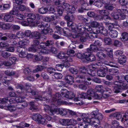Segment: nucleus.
I'll return each mask as SVG.
<instances>
[{
    "mask_svg": "<svg viewBox=\"0 0 128 128\" xmlns=\"http://www.w3.org/2000/svg\"><path fill=\"white\" fill-rule=\"evenodd\" d=\"M64 35L66 36H71L74 38H79L81 34L80 32H74V34H72L68 32H63Z\"/></svg>",
    "mask_w": 128,
    "mask_h": 128,
    "instance_id": "17",
    "label": "nucleus"
},
{
    "mask_svg": "<svg viewBox=\"0 0 128 128\" xmlns=\"http://www.w3.org/2000/svg\"><path fill=\"white\" fill-rule=\"evenodd\" d=\"M118 32H104L103 35L104 36H108L109 34L112 38H115L118 36Z\"/></svg>",
    "mask_w": 128,
    "mask_h": 128,
    "instance_id": "31",
    "label": "nucleus"
},
{
    "mask_svg": "<svg viewBox=\"0 0 128 128\" xmlns=\"http://www.w3.org/2000/svg\"><path fill=\"white\" fill-rule=\"evenodd\" d=\"M64 79L66 82L70 84H72L74 82V78L70 75H66L65 76Z\"/></svg>",
    "mask_w": 128,
    "mask_h": 128,
    "instance_id": "18",
    "label": "nucleus"
},
{
    "mask_svg": "<svg viewBox=\"0 0 128 128\" xmlns=\"http://www.w3.org/2000/svg\"><path fill=\"white\" fill-rule=\"evenodd\" d=\"M69 70L71 73L74 74H77L78 72L77 69L73 67L70 68L69 69Z\"/></svg>",
    "mask_w": 128,
    "mask_h": 128,
    "instance_id": "58",
    "label": "nucleus"
},
{
    "mask_svg": "<svg viewBox=\"0 0 128 128\" xmlns=\"http://www.w3.org/2000/svg\"><path fill=\"white\" fill-rule=\"evenodd\" d=\"M108 70L107 67L105 66H103L100 67V69L97 71V74L100 77H104L106 75Z\"/></svg>",
    "mask_w": 128,
    "mask_h": 128,
    "instance_id": "8",
    "label": "nucleus"
},
{
    "mask_svg": "<svg viewBox=\"0 0 128 128\" xmlns=\"http://www.w3.org/2000/svg\"><path fill=\"white\" fill-rule=\"evenodd\" d=\"M68 113L67 110L62 108H58V114H60V115L63 116L66 115Z\"/></svg>",
    "mask_w": 128,
    "mask_h": 128,
    "instance_id": "34",
    "label": "nucleus"
},
{
    "mask_svg": "<svg viewBox=\"0 0 128 128\" xmlns=\"http://www.w3.org/2000/svg\"><path fill=\"white\" fill-rule=\"evenodd\" d=\"M85 52L82 54L80 53L79 52L76 55L77 57L80 59H85L86 56L85 55Z\"/></svg>",
    "mask_w": 128,
    "mask_h": 128,
    "instance_id": "56",
    "label": "nucleus"
},
{
    "mask_svg": "<svg viewBox=\"0 0 128 128\" xmlns=\"http://www.w3.org/2000/svg\"><path fill=\"white\" fill-rule=\"evenodd\" d=\"M32 118L33 120L37 122L39 124H44L46 123L45 118L39 114H33Z\"/></svg>",
    "mask_w": 128,
    "mask_h": 128,
    "instance_id": "7",
    "label": "nucleus"
},
{
    "mask_svg": "<svg viewBox=\"0 0 128 128\" xmlns=\"http://www.w3.org/2000/svg\"><path fill=\"white\" fill-rule=\"evenodd\" d=\"M96 55L98 59L101 60L104 59L106 57V54L102 52L97 53Z\"/></svg>",
    "mask_w": 128,
    "mask_h": 128,
    "instance_id": "37",
    "label": "nucleus"
},
{
    "mask_svg": "<svg viewBox=\"0 0 128 128\" xmlns=\"http://www.w3.org/2000/svg\"><path fill=\"white\" fill-rule=\"evenodd\" d=\"M109 71L110 74L112 75H117L119 73L118 70L116 68H112L110 69L109 70Z\"/></svg>",
    "mask_w": 128,
    "mask_h": 128,
    "instance_id": "42",
    "label": "nucleus"
},
{
    "mask_svg": "<svg viewBox=\"0 0 128 128\" xmlns=\"http://www.w3.org/2000/svg\"><path fill=\"white\" fill-rule=\"evenodd\" d=\"M64 11V8L62 6H59L57 8V11L59 15L61 16Z\"/></svg>",
    "mask_w": 128,
    "mask_h": 128,
    "instance_id": "50",
    "label": "nucleus"
},
{
    "mask_svg": "<svg viewBox=\"0 0 128 128\" xmlns=\"http://www.w3.org/2000/svg\"><path fill=\"white\" fill-rule=\"evenodd\" d=\"M62 64H58L56 66V69L58 71H61L64 68Z\"/></svg>",
    "mask_w": 128,
    "mask_h": 128,
    "instance_id": "57",
    "label": "nucleus"
},
{
    "mask_svg": "<svg viewBox=\"0 0 128 128\" xmlns=\"http://www.w3.org/2000/svg\"><path fill=\"white\" fill-rule=\"evenodd\" d=\"M31 93L32 95L34 97L35 99L37 100L36 98H37L38 96H39L40 95L38 94V92L36 90H34L32 89H30L29 91V93Z\"/></svg>",
    "mask_w": 128,
    "mask_h": 128,
    "instance_id": "39",
    "label": "nucleus"
},
{
    "mask_svg": "<svg viewBox=\"0 0 128 128\" xmlns=\"http://www.w3.org/2000/svg\"><path fill=\"white\" fill-rule=\"evenodd\" d=\"M77 2H72V6H70L69 4V6H67L64 9L67 11V12H74L75 10V7H76V5H77Z\"/></svg>",
    "mask_w": 128,
    "mask_h": 128,
    "instance_id": "16",
    "label": "nucleus"
},
{
    "mask_svg": "<svg viewBox=\"0 0 128 128\" xmlns=\"http://www.w3.org/2000/svg\"><path fill=\"white\" fill-rule=\"evenodd\" d=\"M82 33H86L87 36L88 38L92 39H94L95 38H97L98 37V34L103 35L104 32H81Z\"/></svg>",
    "mask_w": 128,
    "mask_h": 128,
    "instance_id": "14",
    "label": "nucleus"
},
{
    "mask_svg": "<svg viewBox=\"0 0 128 128\" xmlns=\"http://www.w3.org/2000/svg\"><path fill=\"white\" fill-rule=\"evenodd\" d=\"M61 124L63 125L69 126L70 125L69 120L67 119H63L61 121Z\"/></svg>",
    "mask_w": 128,
    "mask_h": 128,
    "instance_id": "47",
    "label": "nucleus"
},
{
    "mask_svg": "<svg viewBox=\"0 0 128 128\" xmlns=\"http://www.w3.org/2000/svg\"><path fill=\"white\" fill-rule=\"evenodd\" d=\"M27 20L28 21H29V20L30 19L33 20H35L36 18V16L34 14H28L27 15Z\"/></svg>",
    "mask_w": 128,
    "mask_h": 128,
    "instance_id": "48",
    "label": "nucleus"
},
{
    "mask_svg": "<svg viewBox=\"0 0 128 128\" xmlns=\"http://www.w3.org/2000/svg\"><path fill=\"white\" fill-rule=\"evenodd\" d=\"M122 91L128 89V84L124 82L120 84Z\"/></svg>",
    "mask_w": 128,
    "mask_h": 128,
    "instance_id": "54",
    "label": "nucleus"
},
{
    "mask_svg": "<svg viewBox=\"0 0 128 128\" xmlns=\"http://www.w3.org/2000/svg\"><path fill=\"white\" fill-rule=\"evenodd\" d=\"M30 110L34 112L36 111L38 109L37 106L35 104L34 102H32L30 103Z\"/></svg>",
    "mask_w": 128,
    "mask_h": 128,
    "instance_id": "35",
    "label": "nucleus"
},
{
    "mask_svg": "<svg viewBox=\"0 0 128 128\" xmlns=\"http://www.w3.org/2000/svg\"><path fill=\"white\" fill-rule=\"evenodd\" d=\"M52 32H36L35 33H33L32 34V37L36 39H39L42 36L41 34H46L48 33L50 34Z\"/></svg>",
    "mask_w": 128,
    "mask_h": 128,
    "instance_id": "27",
    "label": "nucleus"
},
{
    "mask_svg": "<svg viewBox=\"0 0 128 128\" xmlns=\"http://www.w3.org/2000/svg\"><path fill=\"white\" fill-rule=\"evenodd\" d=\"M113 90L115 93H116L122 92V91L120 84H115L114 86Z\"/></svg>",
    "mask_w": 128,
    "mask_h": 128,
    "instance_id": "23",
    "label": "nucleus"
},
{
    "mask_svg": "<svg viewBox=\"0 0 128 128\" xmlns=\"http://www.w3.org/2000/svg\"><path fill=\"white\" fill-rule=\"evenodd\" d=\"M78 72L80 73L86 75L87 76L91 77L95 76L96 72L95 70L87 68L84 66H81L79 68Z\"/></svg>",
    "mask_w": 128,
    "mask_h": 128,
    "instance_id": "5",
    "label": "nucleus"
},
{
    "mask_svg": "<svg viewBox=\"0 0 128 128\" xmlns=\"http://www.w3.org/2000/svg\"><path fill=\"white\" fill-rule=\"evenodd\" d=\"M54 75L55 78L58 79L62 78L63 76L60 73L54 72Z\"/></svg>",
    "mask_w": 128,
    "mask_h": 128,
    "instance_id": "60",
    "label": "nucleus"
},
{
    "mask_svg": "<svg viewBox=\"0 0 128 128\" xmlns=\"http://www.w3.org/2000/svg\"><path fill=\"white\" fill-rule=\"evenodd\" d=\"M102 42L99 40H96L94 44H91L90 47V49L92 50L94 52H96L98 50V47H100L102 45Z\"/></svg>",
    "mask_w": 128,
    "mask_h": 128,
    "instance_id": "9",
    "label": "nucleus"
},
{
    "mask_svg": "<svg viewBox=\"0 0 128 128\" xmlns=\"http://www.w3.org/2000/svg\"><path fill=\"white\" fill-rule=\"evenodd\" d=\"M9 61H10L12 65L14 64H15L16 61L17 60V58L15 57H12L10 58L9 59Z\"/></svg>",
    "mask_w": 128,
    "mask_h": 128,
    "instance_id": "64",
    "label": "nucleus"
},
{
    "mask_svg": "<svg viewBox=\"0 0 128 128\" xmlns=\"http://www.w3.org/2000/svg\"><path fill=\"white\" fill-rule=\"evenodd\" d=\"M55 16L52 15L50 16H46L45 18L44 19L47 22H50L55 20Z\"/></svg>",
    "mask_w": 128,
    "mask_h": 128,
    "instance_id": "49",
    "label": "nucleus"
},
{
    "mask_svg": "<svg viewBox=\"0 0 128 128\" xmlns=\"http://www.w3.org/2000/svg\"><path fill=\"white\" fill-rule=\"evenodd\" d=\"M121 12V10L118 9L117 10V12L112 13L111 16L115 19L119 20L120 18V12Z\"/></svg>",
    "mask_w": 128,
    "mask_h": 128,
    "instance_id": "28",
    "label": "nucleus"
},
{
    "mask_svg": "<svg viewBox=\"0 0 128 128\" xmlns=\"http://www.w3.org/2000/svg\"><path fill=\"white\" fill-rule=\"evenodd\" d=\"M11 25L8 23L3 24L1 26V28L3 30H9L11 27Z\"/></svg>",
    "mask_w": 128,
    "mask_h": 128,
    "instance_id": "45",
    "label": "nucleus"
},
{
    "mask_svg": "<svg viewBox=\"0 0 128 128\" xmlns=\"http://www.w3.org/2000/svg\"><path fill=\"white\" fill-rule=\"evenodd\" d=\"M38 49L35 46H33L32 45L30 47H29L28 49V50L29 51L32 52H38Z\"/></svg>",
    "mask_w": 128,
    "mask_h": 128,
    "instance_id": "51",
    "label": "nucleus"
},
{
    "mask_svg": "<svg viewBox=\"0 0 128 128\" xmlns=\"http://www.w3.org/2000/svg\"><path fill=\"white\" fill-rule=\"evenodd\" d=\"M4 74H3V75ZM7 77H4L2 78V84L5 86L9 85V82L10 80L7 79Z\"/></svg>",
    "mask_w": 128,
    "mask_h": 128,
    "instance_id": "38",
    "label": "nucleus"
},
{
    "mask_svg": "<svg viewBox=\"0 0 128 128\" xmlns=\"http://www.w3.org/2000/svg\"><path fill=\"white\" fill-rule=\"evenodd\" d=\"M98 114V111L94 110L90 113V116H88V118H90L91 122L89 123L92 125V126H93V125L96 126L97 125V124H99L100 123V118H99L98 116L99 115Z\"/></svg>",
    "mask_w": 128,
    "mask_h": 128,
    "instance_id": "3",
    "label": "nucleus"
},
{
    "mask_svg": "<svg viewBox=\"0 0 128 128\" xmlns=\"http://www.w3.org/2000/svg\"><path fill=\"white\" fill-rule=\"evenodd\" d=\"M77 29L79 30L80 32H86L87 31H90L92 30V28L90 26H86L85 27H81L80 25L79 24L77 27Z\"/></svg>",
    "mask_w": 128,
    "mask_h": 128,
    "instance_id": "15",
    "label": "nucleus"
},
{
    "mask_svg": "<svg viewBox=\"0 0 128 128\" xmlns=\"http://www.w3.org/2000/svg\"><path fill=\"white\" fill-rule=\"evenodd\" d=\"M78 96L80 98L88 99V100H91L92 99L91 97H88L86 93L83 92L78 93Z\"/></svg>",
    "mask_w": 128,
    "mask_h": 128,
    "instance_id": "26",
    "label": "nucleus"
},
{
    "mask_svg": "<svg viewBox=\"0 0 128 128\" xmlns=\"http://www.w3.org/2000/svg\"><path fill=\"white\" fill-rule=\"evenodd\" d=\"M21 95L22 97H19L16 98V102H18V103H20L22 102L24 100V98H25L26 96L25 97H23Z\"/></svg>",
    "mask_w": 128,
    "mask_h": 128,
    "instance_id": "61",
    "label": "nucleus"
},
{
    "mask_svg": "<svg viewBox=\"0 0 128 128\" xmlns=\"http://www.w3.org/2000/svg\"><path fill=\"white\" fill-rule=\"evenodd\" d=\"M24 72L26 74L28 75L30 74L32 71L30 68L27 67L25 68L24 70Z\"/></svg>",
    "mask_w": 128,
    "mask_h": 128,
    "instance_id": "53",
    "label": "nucleus"
},
{
    "mask_svg": "<svg viewBox=\"0 0 128 128\" xmlns=\"http://www.w3.org/2000/svg\"><path fill=\"white\" fill-rule=\"evenodd\" d=\"M120 38L122 41H126L128 40V32H122Z\"/></svg>",
    "mask_w": 128,
    "mask_h": 128,
    "instance_id": "40",
    "label": "nucleus"
},
{
    "mask_svg": "<svg viewBox=\"0 0 128 128\" xmlns=\"http://www.w3.org/2000/svg\"><path fill=\"white\" fill-rule=\"evenodd\" d=\"M50 26V24L49 23H47L44 25V27L45 28V30L47 32H52V29L49 27Z\"/></svg>",
    "mask_w": 128,
    "mask_h": 128,
    "instance_id": "52",
    "label": "nucleus"
},
{
    "mask_svg": "<svg viewBox=\"0 0 128 128\" xmlns=\"http://www.w3.org/2000/svg\"><path fill=\"white\" fill-rule=\"evenodd\" d=\"M27 54V52L25 51V50L23 51L20 52L19 54V55L20 57L21 58H25L27 56L26 54Z\"/></svg>",
    "mask_w": 128,
    "mask_h": 128,
    "instance_id": "63",
    "label": "nucleus"
},
{
    "mask_svg": "<svg viewBox=\"0 0 128 128\" xmlns=\"http://www.w3.org/2000/svg\"><path fill=\"white\" fill-rule=\"evenodd\" d=\"M48 10V9L46 8L42 7L38 10L39 12L41 14H45L47 12Z\"/></svg>",
    "mask_w": 128,
    "mask_h": 128,
    "instance_id": "55",
    "label": "nucleus"
},
{
    "mask_svg": "<svg viewBox=\"0 0 128 128\" xmlns=\"http://www.w3.org/2000/svg\"><path fill=\"white\" fill-rule=\"evenodd\" d=\"M72 59L70 58V57H69L67 59H66L64 61H63L64 67V66L66 68H68L70 66V64L69 62L72 61Z\"/></svg>",
    "mask_w": 128,
    "mask_h": 128,
    "instance_id": "29",
    "label": "nucleus"
},
{
    "mask_svg": "<svg viewBox=\"0 0 128 128\" xmlns=\"http://www.w3.org/2000/svg\"><path fill=\"white\" fill-rule=\"evenodd\" d=\"M31 86V84L29 83H27L25 84V86H24V90L23 92L21 94V95L23 97H25L28 96L29 91L30 89H31L30 87Z\"/></svg>",
    "mask_w": 128,
    "mask_h": 128,
    "instance_id": "11",
    "label": "nucleus"
},
{
    "mask_svg": "<svg viewBox=\"0 0 128 128\" xmlns=\"http://www.w3.org/2000/svg\"><path fill=\"white\" fill-rule=\"evenodd\" d=\"M58 57L60 59H67L70 57L68 54H65L64 52H60L58 55Z\"/></svg>",
    "mask_w": 128,
    "mask_h": 128,
    "instance_id": "25",
    "label": "nucleus"
},
{
    "mask_svg": "<svg viewBox=\"0 0 128 128\" xmlns=\"http://www.w3.org/2000/svg\"><path fill=\"white\" fill-rule=\"evenodd\" d=\"M95 92L94 90L90 89L87 91V94L88 97H93L94 96Z\"/></svg>",
    "mask_w": 128,
    "mask_h": 128,
    "instance_id": "43",
    "label": "nucleus"
},
{
    "mask_svg": "<svg viewBox=\"0 0 128 128\" xmlns=\"http://www.w3.org/2000/svg\"><path fill=\"white\" fill-rule=\"evenodd\" d=\"M42 48V46H40V44L38 49V52L41 54H47L48 53V50L45 49L46 48Z\"/></svg>",
    "mask_w": 128,
    "mask_h": 128,
    "instance_id": "22",
    "label": "nucleus"
},
{
    "mask_svg": "<svg viewBox=\"0 0 128 128\" xmlns=\"http://www.w3.org/2000/svg\"><path fill=\"white\" fill-rule=\"evenodd\" d=\"M14 19L13 16L9 14H6L4 16V20L5 22H10Z\"/></svg>",
    "mask_w": 128,
    "mask_h": 128,
    "instance_id": "24",
    "label": "nucleus"
},
{
    "mask_svg": "<svg viewBox=\"0 0 128 128\" xmlns=\"http://www.w3.org/2000/svg\"><path fill=\"white\" fill-rule=\"evenodd\" d=\"M67 15L64 17L65 19L68 21L70 20H73L74 18L73 16V14L74 12H67Z\"/></svg>",
    "mask_w": 128,
    "mask_h": 128,
    "instance_id": "19",
    "label": "nucleus"
},
{
    "mask_svg": "<svg viewBox=\"0 0 128 128\" xmlns=\"http://www.w3.org/2000/svg\"><path fill=\"white\" fill-rule=\"evenodd\" d=\"M60 92L62 95L59 92L56 93L53 98L52 101L54 103V104H55L57 106L63 104L66 102V101H63L62 100L63 97L66 98L72 99L74 98L75 96L74 92H69L66 89H62Z\"/></svg>",
    "mask_w": 128,
    "mask_h": 128,
    "instance_id": "1",
    "label": "nucleus"
},
{
    "mask_svg": "<svg viewBox=\"0 0 128 128\" xmlns=\"http://www.w3.org/2000/svg\"><path fill=\"white\" fill-rule=\"evenodd\" d=\"M40 46L42 48H46V47L52 46L54 44V42L52 40H48L46 42H42L40 44Z\"/></svg>",
    "mask_w": 128,
    "mask_h": 128,
    "instance_id": "21",
    "label": "nucleus"
},
{
    "mask_svg": "<svg viewBox=\"0 0 128 128\" xmlns=\"http://www.w3.org/2000/svg\"><path fill=\"white\" fill-rule=\"evenodd\" d=\"M70 126L69 128H77L75 125L77 124L76 120L74 119H71L69 120Z\"/></svg>",
    "mask_w": 128,
    "mask_h": 128,
    "instance_id": "32",
    "label": "nucleus"
},
{
    "mask_svg": "<svg viewBox=\"0 0 128 128\" xmlns=\"http://www.w3.org/2000/svg\"><path fill=\"white\" fill-rule=\"evenodd\" d=\"M94 52L92 50L88 48L87 49V51L85 52L86 56L85 59L88 61L93 62L96 60L95 56L92 53Z\"/></svg>",
    "mask_w": 128,
    "mask_h": 128,
    "instance_id": "6",
    "label": "nucleus"
},
{
    "mask_svg": "<svg viewBox=\"0 0 128 128\" xmlns=\"http://www.w3.org/2000/svg\"><path fill=\"white\" fill-rule=\"evenodd\" d=\"M36 32H21L20 34V32H16L17 37L19 38H24V37H29L32 38V34Z\"/></svg>",
    "mask_w": 128,
    "mask_h": 128,
    "instance_id": "13",
    "label": "nucleus"
},
{
    "mask_svg": "<svg viewBox=\"0 0 128 128\" xmlns=\"http://www.w3.org/2000/svg\"><path fill=\"white\" fill-rule=\"evenodd\" d=\"M16 102V98H12L9 99L8 97L2 98L1 101H0V103H1L2 104H5L6 105H7L8 104H9L8 103L11 104L13 103H15Z\"/></svg>",
    "mask_w": 128,
    "mask_h": 128,
    "instance_id": "12",
    "label": "nucleus"
},
{
    "mask_svg": "<svg viewBox=\"0 0 128 128\" xmlns=\"http://www.w3.org/2000/svg\"><path fill=\"white\" fill-rule=\"evenodd\" d=\"M2 56L5 58H8L10 56V54L6 51H2L1 52Z\"/></svg>",
    "mask_w": 128,
    "mask_h": 128,
    "instance_id": "44",
    "label": "nucleus"
},
{
    "mask_svg": "<svg viewBox=\"0 0 128 128\" xmlns=\"http://www.w3.org/2000/svg\"><path fill=\"white\" fill-rule=\"evenodd\" d=\"M55 28L57 31L59 32H62V30L64 31V32H66L70 31V29L66 28H65L64 29H63L59 26H56Z\"/></svg>",
    "mask_w": 128,
    "mask_h": 128,
    "instance_id": "41",
    "label": "nucleus"
},
{
    "mask_svg": "<svg viewBox=\"0 0 128 128\" xmlns=\"http://www.w3.org/2000/svg\"><path fill=\"white\" fill-rule=\"evenodd\" d=\"M100 25V24L96 21H93L91 23V26L94 28L96 27L99 26Z\"/></svg>",
    "mask_w": 128,
    "mask_h": 128,
    "instance_id": "59",
    "label": "nucleus"
},
{
    "mask_svg": "<svg viewBox=\"0 0 128 128\" xmlns=\"http://www.w3.org/2000/svg\"><path fill=\"white\" fill-rule=\"evenodd\" d=\"M38 100H41L44 101L46 102V103L48 102H50V100L49 98L46 96H45L43 97L41 95H40L39 96H38L37 98H36Z\"/></svg>",
    "mask_w": 128,
    "mask_h": 128,
    "instance_id": "30",
    "label": "nucleus"
},
{
    "mask_svg": "<svg viewBox=\"0 0 128 128\" xmlns=\"http://www.w3.org/2000/svg\"><path fill=\"white\" fill-rule=\"evenodd\" d=\"M80 35V42H85L86 41L87 38H88V36H87L86 33H82Z\"/></svg>",
    "mask_w": 128,
    "mask_h": 128,
    "instance_id": "33",
    "label": "nucleus"
},
{
    "mask_svg": "<svg viewBox=\"0 0 128 128\" xmlns=\"http://www.w3.org/2000/svg\"><path fill=\"white\" fill-rule=\"evenodd\" d=\"M96 89L97 92L102 94V96L104 98L109 97L112 92V90L110 88L106 87L104 90L103 87L101 86H96Z\"/></svg>",
    "mask_w": 128,
    "mask_h": 128,
    "instance_id": "4",
    "label": "nucleus"
},
{
    "mask_svg": "<svg viewBox=\"0 0 128 128\" xmlns=\"http://www.w3.org/2000/svg\"><path fill=\"white\" fill-rule=\"evenodd\" d=\"M104 41L106 45H110L112 44V41L111 38H104Z\"/></svg>",
    "mask_w": 128,
    "mask_h": 128,
    "instance_id": "46",
    "label": "nucleus"
},
{
    "mask_svg": "<svg viewBox=\"0 0 128 128\" xmlns=\"http://www.w3.org/2000/svg\"><path fill=\"white\" fill-rule=\"evenodd\" d=\"M82 119L83 122H80L78 124L79 128H86L88 123L91 122L90 120L88 118V116L84 117Z\"/></svg>",
    "mask_w": 128,
    "mask_h": 128,
    "instance_id": "10",
    "label": "nucleus"
},
{
    "mask_svg": "<svg viewBox=\"0 0 128 128\" xmlns=\"http://www.w3.org/2000/svg\"><path fill=\"white\" fill-rule=\"evenodd\" d=\"M98 11L100 14L103 16L105 15H108L109 14L108 12L106 10H99Z\"/></svg>",
    "mask_w": 128,
    "mask_h": 128,
    "instance_id": "62",
    "label": "nucleus"
},
{
    "mask_svg": "<svg viewBox=\"0 0 128 128\" xmlns=\"http://www.w3.org/2000/svg\"><path fill=\"white\" fill-rule=\"evenodd\" d=\"M86 76H87V75L79 73V75L77 76V78H79V80H76L77 82L78 83H84Z\"/></svg>",
    "mask_w": 128,
    "mask_h": 128,
    "instance_id": "20",
    "label": "nucleus"
},
{
    "mask_svg": "<svg viewBox=\"0 0 128 128\" xmlns=\"http://www.w3.org/2000/svg\"><path fill=\"white\" fill-rule=\"evenodd\" d=\"M60 92L62 95L59 92L56 93L53 98L52 101L54 103V104H55L57 106L63 104L66 102V101H63L62 100L63 97L66 98L72 99L74 98L75 96L74 92H69L66 89H62Z\"/></svg>",
    "mask_w": 128,
    "mask_h": 128,
    "instance_id": "2",
    "label": "nucleus"
},
{
    "mask_svg": "<svg viewBox=\"0 0 128 128\" xmlns=\"http://www.w3.org/2000/svg\"><path fill=\"white\" fill-rule=\"evenodd\" d=\"M58 108L57 106L54 108V106H51L50 111V112L51 115H54L55 114H58Z\"/></svg>",
    "mask_w": 128,
    "mask_h": 128,
    "instance_id": "36",
    "label": "nucleus"
}]
</instances>
